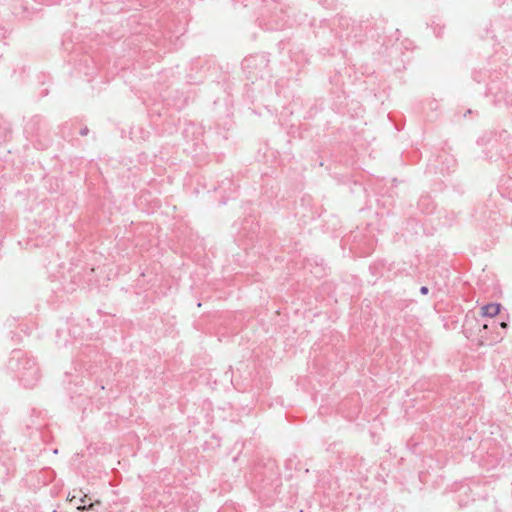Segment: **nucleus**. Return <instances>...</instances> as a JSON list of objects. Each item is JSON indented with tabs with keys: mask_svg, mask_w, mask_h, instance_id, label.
Masks as SVG:
<instances>
[{
	"mask_svg": "<svg viewBox=\"0 0 512 512\" xmlns=\"http://www.w3.org/2000/svg\"><path fill=\"white\" fill-rule=\"evenodd\" d=\"M7 369L14 373L23 386L27 388H33L40 377L36 361L20 349L11 352Z\"/></svg>",
	"mask_w": 512,
	"mask_h": 512,
	"instance_id": "nucleus-1",
	"label": "nucleus"
},
{
	"mask_svg": "<svg viewBox=\"0 0 512 512\" xmlns=\"http://www.w3.org/2000/svg\"><path fill=\"white\" fill-rule=\"evenodd\" d=\"M88 132H89V129L87 127H84L80 130L79 133L81 136H86L88 134Z\"/></svg>",
	"mask_w": 512,
	"mask_h": 512,
	"instance_id": "nucleus-5",
	"label": "nucleus"
},
{
	"mask_svg": "<svg viewBox=\"0 0 512 512\" xmlns=\"http://www.w3.org/2000/svg\"><path fill=\"white\" fill-rule=\"evenodd\" d=\"M428 292H429V288H428L427 286H422V287L420 288V293H421L422 295H427V294H428Z\"/></svg>",
	"mask_w": 512,
	"mask_h": 512,
	"instance_id": "nucleus-4",
	"label": "nucleus"
},
{
	"mask_svg": "<svg viewBox=\"0 0 512 512\" xmlns=\"http://www.w3.org/2000/svg\"><path fill=\"white\" fill-rule=\"evenodd\" d=\"M268 60L264 56H249L242 62V68L248 72L249 78L256 79L258 76L263 77L262 69H266Z\"/></svg>",
	"mask_w": 512,
	"mask_h": 512,
	"instance_id": "nucleus-2",
	"label": "nucleus"
},
{
	"mask_svg": "<svg viewBox=\"0 0 512 512\" xmlns=\"http://www.w3.org/2000/svg\"><path fill=\"white\" fill-rule=\"evenodd\" d=\"M501 311V304L499 303H489L484 305L481 308V314L485 317H495Z\"/></svg>",
	"mask_w": 512,
	"mask_h": 512,
	"instance_id": "nucleus-3",
	"label": "nucleus"
},
{
	"mask_svg": "<svg viewBox=\"0 0 512 512\" xmlns=\"http://www.w3.org/2000/svg\"><path fill=\"white\" fill-rule=\"evenodd\" d=\"M426 200H428V198H423V199H421V201H420V205H423V203H424Z\"/></svg>",
	"mask_w": 512,
	"mask_h": 512,
	"instance_id": "nucleus-7",
	"label": "nucleus"
},
{
	"mask_svg": "<svg viewBox=\"0 0 512 512\" xmlns=\"http://www.w3.org/2000/svg\"><path fill=\"white\" fill-rule=\"evenodd\" d=\"M500 326H501L502 328H506V327H507V323H506V322H504V321H502V322L500 323Z\"/></svg>",
	"mask_w": 512,
	"mask_h": 512,
	"instance_id": "nucleus-6",
	"label": "nucleus"
}]
</instances>
